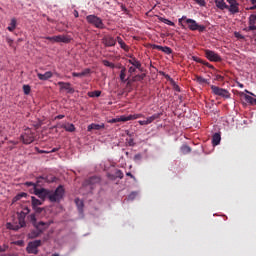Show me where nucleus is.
I'll list each match as a JSON object with an SVG mask.
<instances>
[{
  "instance_id": "obj_47",
  "label": "nucleus",
  "mask_w": 256,
  "mask_h": 256,
  "mask_svg": "<svg viewBox=\"0 0 256 256\" xmlns=\"http://www.w3.org/2000/svg\"><path fill=\"white\" fill-rule=\"evenodd\" d=\"M101 94L102 92L100 90H95L92 94V97H100Z\"/></svg>"
},
{
  "instance_id": "obj_48",
  "label": "nucleus",
  "mask_w": 256,
  "mask_h": 256,
  "mask_svg": "<svg viewBox=\"0 0 256 256\" xmlns=\"http://www.w3.org/2000/svg\"><path fill=\"white\" fill-rule=\"evenodd\" d=\"M135 145H136V142L134 141V139H129V140H128V146L133 147V146H135Z\"/></svg>"
},
{
  "instance_id": "obj_27",
  "label": "nucleus",
  "mask_w": 256,
  "mask_h": 256,
  "mask_svg": "<svg viewBox=\"0 0 256 256\" xmlns=\"http://www.w3.org/2000/svg\"><path fill=\"white\" fill-rule=\"evenodd\" d=\"M116 40L119 43L121 49L125 50V52H129L130 47H128L127 43L124 42L123 38L117 37Z\"/></svg>"
},
{
  "instance_id": "obj_61",
  "label": "nucleus",
  "mask_w": 256,
  "mask_h": 256,
  "mask_svg": "<svg viewBox=\"0 0 256 256\" xmlns=\"http://www.w3.org/2000/svg\"><path fill=\"white\" fill-rule=\"evenodd\" d=\"M65 116H63L62 114H60L59 116L56 117V119H64Z\"/></svg>"
},
{
  "instance_id": "obj_57",
  "label": "nucleus",
  "mask_w": 256,
  "mask_h": 256,
  "mask_svg": "<svg viewBox=\"0 0 256 256\" xmlns=\"http://www.w3.org/2000/svg\"><path fill=\"white\" fill-rule=\"evenodd\" d=\"M126 176H130V178L135 179V176H133L132 172H126Z\"/></svg>"
},
{
  "instance_id": "obj_8",
  "label": "nucleus",
  "mask_w": 256,
  "mask_h": 256,
  "mask_svg": "<svg viewBox=\"0 0 256 256\" xmlns=\"http://www.w3.org/2000/svg\"><path fill=\"white\" fill-rule=\"evenodd\" d=\"M28 213H30L29 208H24V211H21V213L18 215V220H19V225L20 226H12L11 229L12 230H19V228H23L24 226H26V215H28Z\"/></svg>"
},
{
  "instance_id": "obj_32",
  "label": "nucleus",
  "mask_w": 256,
  "mask_h": 256,
  "mask_svg": "<svg viewBox=\"0 0 256 256\" xmlns=\"http://www.w3.org/2000/svg\"><path fill=\"white\" fill-rule=\"evenodd\" d=\"M63 129H65V131H67V132H75L76 131V127L74 126V124H71L69 122L63 126Z\"/></svg>"
},
{
  "instance_id": "obj_29",
  "label": "nucleus",
  "mask_w": 256,
  "mask_h": 256,
  "mask_svg": "<svg viewBox=\"0 0 256 256\" xmlns=\"http://www.w3.org/2000/svg\"><path fill=\"white\" fill-rule=\"evenodd\" d=\"M194 80H196V82H198V84H210V82H208L207 78H204L201 75H195Z\"/></svg>"
},
{
  "instance_id": "obj_9",
  "label": "nucleus",
  "mask_w": 256,
  "mask_h": 256,
  "mask_svg": "<svg viewBox=\"0 0 256 256\" xmlns=\"http://www.w3.org/2000/svg\"><path fill=\"white\" fill-rule=\"evenodd\" d=\"M20 138L24 144H31L35 141V134L33 131H31V129H27V131H25Z\"/></svg>"
},
{
  "instance_id": "obj_28",
  "label": "nucleus",
  "mask_w": 256,
  "mask_h": 256,
  "mask_svg": "<svg viewBox=\"0 0 256 256\" xmlns=\"http://www.w3.org/2000/svg\"><path fill=\"white\" fill-rule=\"evenodd\" d=\"M38 79L40 80H48L53 77V73L51 71L45 72V74H37Z\"/></svg>"
},
{
  "instance_id": "obj_44",
  "label": "nucleus",
  "mask_w": 256,
  "mask_h": 256,
  "mask_svg": "<svg viewBox=\"0 0 256 256\" xmlns=\"http://www.w3.org/2000/svg\"><path fill=\"white\" fill-rule=\"evenodd\" d=\"M26 197H27V193H20V194H17L16 200H21V198H26Z\"/></svg>"
},
{
  "instance_id": "obj_64",
  "label": "nucleus",
  "mask_w": 256,
  "mask_h": 256,
  "mask_svg": "<svg viewBox=\"0 0 256 256\" xmlns=\"http://www.w3.org/2000/svg\"><path fill=\"white\" fill-rule=\"evenodd\" d=\"M3 252V250H2V246H0V253H2Z\"/></svg>"
},
{
  "instance_id": "obj_2",
  "label": "nucleus",
  "mask_w": 256,
  "mask_h": 256,
  "mask_svg": "<svg viewBox=\"0 0 256 256\" xmlns=\"http://www.w3.org/2000/svg\"><path fill=\"white\" fill-rule=\"evenodd\" d=\"M183 22H186L189 30H192V32H195L198 30V32H205L206 26L205 25H199V23L196 22V20H193V18H187V16H182L178 19V23L182 28H185V25Z\"/></svg>"
},
{
  "instance_id": "obj_36",
  "label": "nucleus",
  "mask_w": 256,
  "mask_h": 256,
  "mask_svg": "<svg viewBox=\"0 0 256 256\" xmlns=\"http://www.w3.org/2000/svg\"><path fill=\"white\" fill-rule=\"evenodd\" d=\"M124 118H126V116H120V117H116L115 119H110L108 120V122H110L111 124H114L116 122H126Z\"/></svg>"
},
{
  "instance_id": "obj_55",
  "label": "nucleus",
  "mask_w": 256,
  "mask_h": 256,
  "mask_svg": "<svg viewBox=\"0 0 256 256\" xmlns=\"http://www.w3.org/2000/svg\"><path fill=\"white\" fill-rule=\"evenodd\" d=\"M215 78H216V80H224L223 75H220V74H217V75L215 76Z\"/></svg>"
},
{
  "instance_id": "obj_3",
  "label": "nucleus",
  "mask_w": 256,
  "mask_h": 256,
  "mask_svg": "<svg viewBox=\"0 0 256 256\" xmlns=\"http://www.w3.org/2000/svg\"><path fill=\"white\" fill-rule=\"evenodd\" d=\"M28 220L30 221V223H32L34 228H37L39 236L41 235V233H43V231L47 230L50 225H52V221H37L35 213L29 214Z\"/></svg>"
},
{
  "instance_id": "obj_54",
  "label": "nucleus",
  "mask_w": 256,
  "mask_h": 256,
  "mask_svg": "<svg viewBox=\"0 0 256 256\" xmlns=\"http://www.w3.org/2000/svg\"><path fill=\"white\" fill-rule=\"evenodd\" d=\"M8 248H9V245L4 244L2 246V252H6L8 250Z\"/></svg>"
},
{
  "instance_id": "obj_50",
  "label": "nucleus",
  "mask_w": 256,
  "mask_h": 256,
  "mask_svg": "<svg viewBox=\"0 0 256 256\" xmlns=\"http://www.w3.org/2000/svg\"><path fill=\"white\" fill-rule=\"evenodd\" d=\"M253 6H250V10H256V0H251Z\"/></svg>"
},
{
  "instance_id": "obj_1",
  "label": "nucleus",
  "mask_w": 256,
  "mask_h": 256,
  "mask_svg": "<svg viewBox=\"0 0 256 256\" xmlns=\"http://www.w3.org/2000/svg\"><path fill=\"white\" fill-rule=\"evenodd\" d=\"M42 181L48 182L49 179L45 178L44 176H40L39 178H37L36 183H33L31 181H26L24 185L28 187L32 186L34 195L38 196V198H40V201H42L43 203V201H45L46 198L50 200V191L49 189H46V188H37V186H39L40 183H42Z\"/></svg>"
},
{
  "instance_id": "obj_37",
  "label": "nucleus",
  "mask_w": 256,
  "mask_h": 256,
  "mask_svg": "<svg viewBox=\"0 0 256 256\" xmlns=\"http://www.w3.org/2000/svg\"><path fill=\"white\" fill-rule=\"evenodd\" d=\"M75 203H76L78 210L80 212H82L83 208H84V203H83L82 199H75Z\"/></svg>"
},
{
  "instance_id": "obj_35",
  "label": "nucleus",
  "mask_w": 256,
  "mask_h": 256,
  "mask_svg": "<svg viewBox=\"0 0 256 256\" xmlns=\"http://www.w3.org/2000/svg\"><path fill=\"white\" fill-rule=\"evenodd\" d=\"M160 22L166 23V25H170L171 27H175V23L168 20V18H164L163 16L159 17Z\"/></svg>"
},
{
  "instance_id": "obj_52",
  "label": "nucleus",
  "mask_w": 256,
  "mask_h": 256,
  "mask_svg": "<svg viewBox=\"0 0 256 256\" xmlns=\"http://www.w3.org/2000/svg\"><path fill=\"white\" fill-rule=\"evenodd\" d=\"M6 42L10 45V47H12V44H13L12 38L7 37Z\"/></svg>"
},
{
  "instance_id": "obj_19",
  "label": "nucleus",
  "mask_w": 256,
  "mask_h": 256,
  "mask_svg": "<svg viewBox=\"0 0 256 256\" xmlns=\"http://www.w3.org/2000/svg\"><path fill=\"white\" fill-rule=\"evenodd\" d=\"M152 49L160 50L161 52L167 53L168 55L173 53L172 48H170V47H162L161 45H152Z\"/></svg>"
},
{
  "instance_id": "obj_18",
  "label": "nucleus",
  "mask_w": 256,
  "mask_h": 256,
  "mask_svg": "<svg viewBox=\"0 0 256 256\" xmlns=\"http://www.w3.org/2000/svg\"><path fill=\"white\" fill-rule=\"evenodd\" d=\"M103 43L106 47H114V45L117 43V40H115L114 37H104Z\"/></svg>"
},
{
  "instance_id": "obj_59",
  "label": "nucleus",
  "mask_w": 256,
  "mask_h": 256,
  "mask_svg": "<svg viewBox=\"0 0 256 256\" xmlns=\"http://www.w3.org/2000/svg\"><path fill=\"white\" fill-rule=\"evenodd\" d=\"M226 1H227V2L229 3V5H230L229 7H232V5H233V3H234L235 0H226Z\"/></svg>"
},
{
  "instance_id": "obj_43",
  "label": "nucleus",
  "mask_w": 256,
  "mask_h": 256,
  "mask_svg": "<svg viewBox=\"0 0 256 256\" xmlns=\"http://www.w3.org/2000/svg\"><path fill=\"white\" fill-rule=\"evenodd\" d=\"M136 68L134 65H131V67L128 68V72L130 75L134 74L136 72Z\"/></svg>"
},
{
  "instance_id": "obj_21",
  "label": "nucleus",
  "mask_w": 256,
  "mask_h": 256,
  "mask_svg": "<svg viewBox=\"0 0 256 256\" xmlns=\"http://www.w3.org/2000/svg\"><path fill=\"white\" fill-rule=\"evenodd\" d=\"M192 59L194 60V62H198L199 64L206 65V67H208L209 69H215L214 65H211V63L206 62L205 60H202V58L193 56Z\"/></svg>"
},
{
  "instance_id": "obj_42",
  "label": "nucleus",
  "mask_w": 256,
  "mask_h": 256,
  "mask_svg": "<svg viewBox=\"0 0 256 256\" xmlns=\"http://www.w3.org/2000/svg\"><path fill=\"white\" fill-rule=\"evenodd\" d=\"M115 176H116V178L123 179L124 178V172L121 171V169H117V171L115 172Z\"/></svg>"
},
{
  "instance_id": "obj_33",
  "label": "nucleus",
  "mask_w": 256,
  "mask_h": 256,
  "mask_svg": "<svg viewBox=\"0 0 256 256\" xmlns=\"http://www.w3.org/2000/svg\"><path fill=\"white\" fill-rule=\"evenodd\" d=\"M126 75H127V68L122 67L121 72H120V79H121L122 82H127Z\"/></svg>"
},
{
  "instance_id": "obj_4",
  "label": "nucleus",
  "mask_w": 256,
  "mask_h": 256,
  "mask_svg": "<svg viewBox=\"0 0 256 256\" xmlns=\"http://www.w3.org/2000/svg\"><path fill=\"white\" fill-rule=\"evenodd\" d=\"M64 195L65 189L62 185H60L55 189L54 193L52 191H49V200L53 203L56 201H61Z\"/></svg>"
},
{
  "instance_id": "obj_56",
  "label": "nucleus",
  "mask_w": 256,
  "mask_h": 256,
  "mask_svg": "<svg viewBox=\"0 0 256 256\" xmlns=\"http://www.w3.org/2000/svg\"><path fill=\"white\" fill-rule=\"evenodd\" d=\"M44 210V208H40V206H38L37 208H36V213H42V211Z\"/></svg>"
},
{
  "instance_id": "obj_24",
  "label": "nucleus",
  "mask_w": 256,
  "mask_h": 256,
  "mask_svg": "<svg viewBox=\"0 0 256 256\" xmlns=\"http://www.w3.org/2000/svg\"><path fill=\"white\" fill-rule=\"evenodd\" d=\"M215 1V5L217 8H219L220 10H228L229 5H227V3H225L224 0H214Z\"/></svg>"
},
{
  "instance_id": "obj_12",
  "label": "nucleus",
  "mask_w": 256,
  "mask_h": 256,
  "mask_svg": "<svg viewBox=\"0 0 256 256\" xmlns=\"http://www.w3.org/2000/svg\"><path fill=\"white\" fill-rule=\"evenodd\" d=\"M128 63L133 65L136 70L138 69L140 70V72H143L144 68L142 67V63L140 62V60L134 57V55H130Z\"/></svg>"
},
{
  "instance_id": "obj_31",
  "label": "nucleus",
  "mask_w": 256,
  "mask_h": 256,
  "mask_svg": "<svg viewBox=\"0 0 256 256\" xmlns=\"http://www.w3.org/2000/svg\"><path fill=\"white\" fill-rule=\"evenodd\" d=\"M16 25H17V20L16 18H12L11 19V22H10V25L7 26V30H9V32H14L15 28H16Z\"/></svg>"
},
{
  "instance_id": "obj_17",
  "label": "nucleus",
  "mask_w": 256,
  "mask_h": 256,
  "mask_svg": "<svg viewBox=\"0 0 256 256\" xmlns=\"http://www.w3.org/2000/svg\"><path fill=\"white\" fill-rule=\"evenodd\" d=\"M101 179L98 176H92L89 179H86L84 181V185L85 186H89V185H97V183H100Z\"/></svg>"
},
{
  "instance_id": "obj_40",
  "label": "nucleus",
  "mask_w": 256,
  "mask_h": 256,
  "mask_svg": "<svg viewBox=\"0 0 256 256\" xmlns=\"http://www.w3.org/2000/svg\"><path fill=\"white\" fill-rule=\"evenodd\" d=\"M103 65L110 67V69H114L115 67V63L109 62V60H103Z\"/></svg>"
},
{
  "instance_id": "obj_53",
  "label": "nucleus",
  "mask_w": 256,
  "mask_h": 256,
  "mask_svg": "<svg viewBox=\"0 0 256 256\" xmlns=\"http://www.w3.org/2000/svg\"><path fill=\"white\" fill-rule=\"evenodd\" d=\"M36 150H37L38 153H40V154H44V153L48 154V153H49V151L40 150L39 147H36Z\"/></svg>"
},
{
  "instance_id": "obj_22",
  "label": "nucleus",
  "mask_w": 256,
  "mask_h": 256,
  "mask_svg": "<svg viewBox=\"0 0 256 256\" xmlns=\"http://www.w3.org/2000/svg\"><path fill=\"white\" fill-rule=\"evenodd\" d=\"M31 203L34 211H37L38 206L43 205V201H41V199L35 198V196L31 197Z\"/></svg>"
},
{
  "instance_id": "obj_58",
  "label": "nucleus",
  "mask_w": 256,
  "mask_h": 256,
  "mask_svg": "<svg viewBox=\"0 0 256 256\" xmlns=\"http://www.w3.org/2000/svg\"><path fill=\"white\" fill-rule=\"evenodd\" d=\"M56 151H59L58 147H54L52 151H48L49 153H56Z\"/></svg>"
},
{
  "instance_id": "obj_23",
  "label": "nucleus",
  "mask_w": 256,
  "mask_h": 256,
  "mask_svg": "<svg viewBox=\"0 0 256 256\" xmlns=\"http://www.w3.org/2000/svg\"><path fill=\"white\" fill-rule=\"evenodd\" d=\"M91 74V69L90 68H85L82 70V72H73L72 76L73 77H85L86 75Z\"/></svg>"
},
{
  "instance_id": "obj_41",
  "label": "nucleus",
  "mask_w": 256,
  "mask_h": 256,
  "mask_svg": "<svg viewBox=\"0 0 256 256\" xmlns=\"http://www.w3.org/2000/svg\"><path fill=\"white\" fill-rule=\"evenodd\" d=\"M23 91H24V94H25V95H29L30 92H31V87H30V85H27V84L23 85Z\"/></svg>"
},
{
  "instance_id": "obj_6",
  "label": "nucleus",
  "mask_w": 256,
  "mask_h": 256,
  "mask_svg": "<svg viewBox=\"0 0 256 256\" xmlns=\"http://www.w3.org/2000/svg\"><path fill=\"white\" fill-rule=\"evenodd\" d=\"M41 245H42L41 240L29 241L26 247V252L37 255L39 253V247H41Z\"/></svg>"
},
{
  "instance_id": "obj_5",
  "label": "nucleus",
  "mask_w": 256,
  "mask_h": 256,
  "mask_svg": "<svg viewBox=\"0 0 256 256\" xmlns=\"http://www.w3.org/2000/svg\"><path fill=\"white\" fill-rule=\"evenodd\" d=\"M86 21L90 23L91 25H94L96 28H104V22L102 18H99V16L96 15H88L86 16Z\"/></svg>"
},
{
  "instance_id": "obj_14",
  "label": "nucleus",
  "mask_w": 256,
  "mask_h": 256,
  "mask_svg": "<svg viewBox=\"0 0 256 256\" xmlns=\"http://www.w3.org/2000/svg\"><path fill=\"white\" fill-rule=\"evenodd\" d=\"M57 85L60 86L61 91L65 90L68 92V94H73V92H75L74 88L69 82H58Z\"/></svg>"
},
{
  "instance_id": "obj_62",
  "label": "nucleus",
  "mask_w": 256,
  "mask_h": 256,
  "mask_svg": "<svg viewBox=\"0 0 256 256\" xmlns=\"http://www.w3.org/2000/svg\"><path fill=\"white\" fill-rule=\"evenodd\" d=\"M52 256H59V254L58 253H54Z\"/></svg>"
},
{
  "instance_id": "obj_30",
  "label": "nucleus",
  "mask_w": 256,
  "mask_h": 256,
  "mask_svg": "<svg viewBox=\"0 0 256 256\" xmlns=\"http://www.w3.org/2000/svg\"><path fill=\"white\" fill-rule=\"evenodd\" d=\"M159 117H161V114H153L150 117H147L146 122H147V126L149 124H152V122L156 121V119H159Z\"/></svg>"
},
{
  "instance_id": "obj_60",
  "label": "nucleus",
  "mask_w": 256,
  "mask_h": 256,
  "mask_svg": "<svg viewBox=\"0 0 256 256\" xmlns=\"http://www.w3.org/2000/svg\"><path fill=\"white\" fill-rule=\"evenodd\" d=\"M74 16H75L76 18H78V17H79V13H78V11H77V10H75V11H74Z\"/></svg>"
},
{
  "instance_id": "obj_13",
  "label": "nucleus",
  "mask_w": 256,
  "mask_h": 256,
  "mask_svg": "<svg viewBox=\"0 0 256 256\" xmlns=\"http://www.w3.org/2000/svg\"><path fill=\"white\" fill-rule=\"evenodd\" d=\"M245 30L246 32L256 30V12L249 16V26Z\"/></svg>"
},
{
  "instance_id": "obj_10",
  "label": "nucleus",
  "mask_w": 256,
  "mask_h": 256,
  "mask_svg": "<svg viewBox=\"0 0 256 256\" xmlns=\"http://www.w3.org/2000/svg\"><path fill=\"white\" fill-rule=\"evenodd\" d=\"M46 39L50 40V42L70 43L72 37H70L69 35H56L54 37H46Z\"/></svg>"
},
{
  "instance_id": "obj_63",
  "label": "nucleus",
  "mask_w": 256,
  "mask_h": 256,
  "mask_svg": "<svg viewBox=\"0 0 256 256\" xmlns=\"http://www.w3.org/2000/svg\"><path fill=\"white\" fill-rule=\"evenodd\" d=\"M130 84H131V81H130V80H128L127 85H130Z\"/></svg>"
},
{
  "instance_id": "obj_39",
  "label": "nucleus",
  "mask_w": 256,
  "mask_h": 256,
  "mask_svg": "<svg viewBox=\"0 0 256 256\" xmlns=\"http://www.w3.org/2000/svg\"><path fill=\"white\" fill-rule=\"evenodd\" d=\"M181 151L183 154H188L191 153L192 148L190 146L184 145L181 147Z\"/></svg>"
},
{
  "instance_id": "obj_38",
  "label": "nucleus",
  "mask_w": 256,
  "mask_h": 256,
  "mask_svg": "<svg viewBox=\"0 0 256 256\" xmlns=\"http://www.w3.org/2000/svg\"><path fill=\"white\" fill-rule=\"evenodd\" d=\"M29 238H37L40 237L38 228H35V230H32L29 235Z\"/></svg>"
},
{
  "instance_id": "obj_11",
  "label": "nucleus",
  "mask_w": 256,
  "mask_h": 256,
  "mask_svg": "<svg viewBox=\"0 0 256 256\" xmlns=\"http://www.w3.org/2000/svg\"><path fill=\"white\" fill-rule=\"evenodd\" d=\"M205 56L210 62H221L222 60L221 56L213 50H205Z\"/></svg>"
},
{
  "instance_id": "obj_26",
  "label": "nucleus",
  "mask_w": 256,
  "mask_h": 256,
  "mask_svg": "<svg viewBox=\"0 0 256 256\" xmlns=\"http://www.w3.org/2000/svg\"><path fill=\"white\" fill-rule=\"evenodd\" d=\"M141 117H145V116H143V114H130L129 116H125L123 120H125V122L134 121L136 119H140Z\"/></svg>"
},
{
  "instance_id": "obj_20",
  "label": "nucleus",
  "mask_w": 256,
  "mask_h": 256,
  "mask_svg": "<svg viewBox=\"0 0 256 256\" xmlns=\"http://www.w3.org/2000/svg\"><path fill=\"white\" fill-rule=\"evenodd\" d=\"M100 129H105V124H90L88 127H87V130L88 132H91L93 130L95 131H100Z\"/></svg>"
},
{
  "instance_id": "obj_25",
  "label": "nucleus",
  "mask_w": 256,
  "mask_h": 256,
  "mask_svg": "<svg viewBox=\"0 0 256 256\" xmlns=\"http://www.w3.org/2000/svg\"><path fill=\"white\" fill-rule=\"evenodd\" d=\"M221 143V134L219 132H215L212 136V144L213 146H218Z\"/></svg>"
},
{
  "instance_id": "obj_45",
  "label": "nucleus",
  "mask_w": 256,
  "mask_h": 256,
  "mask_svg": "<svg viewBox=\"0 0 256 256\" xmlns=\"http://www.w3.org/2000/svg\"><path fill=\"white\" fill-rule=\"evenodd\" d=\"M195 1H196V3L198 5H200V7H205V5H206V1L205 0H195Z\"/></svg>"
},
{
  "instance_id": "obj_46",
  "label": "nucleus",
  "mask_w": 256,
  "mask_h": 256,
  "mask_svg": "<svg viewBox=\"0 0 256 256\" xmlns=\"http://www.w3.org/2000/svg\"><path fill=\"white\" fill-rule=\"evenodd\" d=\"M136 196H137V193L136 192H132L131 194H129L128 200H135Z\"/></svg>"
},
{
  "instance_id": "obj_15",
  "label": "nucleus",
  "mask_w": 256,
  "mask_h": 256,
  "mask_svg": "<svg viewBox=\"0 0 256 256\" xmlns=\"http://www.w3.org/2000/svg\"><path fill=\"white\" fill-rule=\"evenodd\" d=\"M250 94V95H248ZM248 94H245V92L241 93V97L244 98V101L248 102V104H251V106L256 105V99L254 97H252V92H248Z\"/></svg>"
},
{
  "instance_id": "obj_7",
  "label": "nucleus",
  "mask_w": 256,
  "mask_h": 256,
  "mask_svg": "<svg viewBox=\"0 0 256 256\" xmlns=\"http://www.w3.org/2000/svg\"><path fill=\"white\" fill-rule=\"evenodd\" d=\"M211 90L214 95H220V97H224L225 99H230L231 97L229 90L222 89L217 85H211Z\"/></svg>"
},
{
  "instance_id": "obj_16",
  "label": "nucleus",
  "mask_w": 256,
  "mask_h": 256,
  "mask_svg": "<svg viewBox=\"0 0 256 256\" xmlns=\"http://www.w3.org/2000/svg\"><path fill=\"white\" fill-rule=\"evenodd\" d=\"M227 10L228 12L232 13V15L239 13L240 12L239 2L237 0H234L233 4L231 6H228Z\"/></svg>"
},
{
  "instance_id": "obj_51",
  "label": "nucleus",
  "mask_w": 256,
  "mask_h": 256,
  "mask_svg": "<svg viewBox=\"0 0 256 256\" xmlns=\"http://www.w3.org/2000/svg\"><path fill=\"white\" fill-rule=\"evenodd\" d=\"M141 159H142L141 154H136V155L134 156V161H141Z\"/></svg>"
},
{
  "instance_id": "obj_34",
  "label": "nucleus",
  "mask_w": 256,
  "mask_h": 256,
  "mask_svg": "<svg viewBox=\"0 0 256 256\" xmlns=\"http://www.w3.org/2000/svg\"><path fill=\"white\" fill-rule=\"evenodd\" d=\"M146 77V74H137L134 77H132V82H141V80H144Z\"/></svg>"
},
{
  "instance_id": "obj_49",
  "label": "nucleus",
  "mask_w": 256,
  "mask_h": 256,
  "mask_svg": "<svg viewBox=\"0 0 256 256\" xmlns=\"http://www.w3.org/2000/svg\"><path fill=\"white\" fill-rule=\"evenodd\" d=\"M138 124H140V126H147V119L146 120H138Z\"/></svg>"
}]
</instances>
